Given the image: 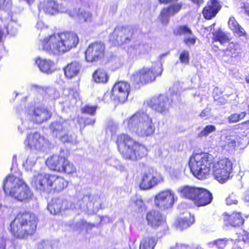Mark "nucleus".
<instances>
[{"instance_id": "f3484780", "label": "nucleus", "mask_w": 249, "mask_h": 249, "mask_svg": "<svg viewBox=\"0 0 249 249\" xmlns=\"http://www.w3.org/2000/svg\"><path fill=\"white\" fill-rule=\"evenodd\" d=\"M43 50L51 53H61L57 34H52L40 41Z\"/></svg>"}, {"instance_id": "f8f14e48", "label": "nucleus", "mask_w": 249, "mask_h": 249, "mask_svg": "<svg viewBox=\"0 0 249 249\" xmlns=\"http://www.w3.org/2000/svg\"><path fill=\"white\" fill-rule=\"evenodd\" d=\"M57 34L61 53L76 47L78 44V36L73 32L65 31Z\"/></svg>"}, {"instance_id": "bf43d9fd", "label": "nucleus", "mask_w": 249, "mask_h": 249, "mask_svg": "<svg viewBox=\"0 0 249 249\" xmlns=\"http://www.w3.org/2000/svg\"><path fill=\"white\" fill-rule=\"evenodd\" d=\"M245 81L247 83L249 84V75L246 76Z\"/></svg>"}, {"instance_id": "cd10ccee", "label": "nucleus", "mask_w": 249, "mask_h": 249, "mask_svg": "<svg viewBox=\"0 0 249 249\" xmlns=\"http://www.w3.org/2000/svg\"><path fill=\"white\" fill-rule=\"evenodd\" d=\"M81 65L76 61H73L68 64L64 68V74L68 79L75 77L80 72Z\"/></svg>"}, {"instance_id": "4be33fe9", "label": "nucleus", "mask_w": 249, "mask_h": 249, "mask_svg": "<svg viewBox=\"0 0 249 249\" xmlns=\"http://www.w3.org/2000/svg\"><path fill=\"white\" fill-rule=\"evenodd\" d=\"M44 138L40 135L39 133L37 132L30 133L24 141V144L26 147L30 149H40L43 146Z\"/></svg>"}, {"instance_id": "37998d69", "label": "nucleus", "mask_w": 249, "mask_h": 249, "mask_svg": "<svg viewBox=\"0 0 249 249\" xmlns=\"http://www.w3.org/2000/svg\"><path fill=\"white\" fill-rule=\"evenodd\" d=\"M213 98L215 101L217 102L219 105H224L227 103V100L224 97L223 95H220L215 93L213 95Z\"/></svg>"}, {"instance_id": "39448f33", "label": "nucleus", "mask_w": 249, "mask_h": 249, "mask_svg": "<svg viewBox=\"0 0 249 249\" xmlns=\"http://www.w3.org/2000/svg\"><path fill=\"white\" fill-rule=\"evenodd\" d=\"M3 189L6 194L21 202H28L33 196L29 187L24 181L13 175L5 178Z\"/></svg>"}, {"instance_id": "0eeeda50", "label": "nucleus", "mask_w": 249, "mask_h": 249, "mask_svg": "<svg viewBox=\"0 0 249 249\" xmlns=\"http://www.w3.org/2000/svg\"><path fill=\"white\" fill-rule=\"evenodd\" d=\"M163 71L162 65L155 63L150 67H143L135 71L131 76L133 83L139 86H142L154 82L156 78L160 76Z\"/></svg>"}, {"instance_id": "2eb2a0df", "label": "nucleus", "mask_w": 249, "mask_h": 249, "mask_svg": "<svg viewBox=\"0 0 249 249\" xmlns=\"http://www.w3.org/2000/svg\"><path fill=\"white\" fill-rule=\"evenodd\" d=\"M155 205L161 210L172 207L175 202V194L169 189L160 191L155 196Z\"/></svg>"}, {"instance_id": "ea45409f", "label": "nucleus", "mask_w": 249, "mask_h": 249, "mask_svg": "<svg viewBox=\"0 0 249 249\" xmlns=\"http://www.w3.org/2000/svg\"><path fill=\"white\" fill-rule=\"evenodd\" d=\"M179 59L181 63L185 65L188 64L189 62V53L188 51H183L179 55Z\"/></svg>"}, {"instance_id": "de8ad7c7", "label": "nucleus", "mask_w": 249, "mask_h": 249, "mask_svg": "<svg viewBox=\"0 0 249 249\" xmlns=\"http://www.w3.org/2000/svg\"><path fill=\"white\" fill-rule=\"evenodd\" d=\"M69 93L70 94H72L73 96L75 99L79 96V93L76 90L71 89L70 90Z\"/></svg>"}, {"instance_id": "09e8293b", "label": "nucleus", "mask_w": 249, "mask_h": 249, "mask_svg": "<svg viewBox=\"0 0 249 249\" xmlns=\"http://www.w3.org/2000/svg\"><path fill=\"white\" fill-rule=\"evenodd\" d=\"M60 4L66 6H68L71 2V0H60Z\"/></svg>"}, {"instance_id": "6e6552de", "label": "nucleus", "mask_w": 249, "mask_h": 249, "mask_svg": "<svg viewBox=\"0 0 249 249\" xmlns=\"http://www.w3.org/2000/svg\"><path fill=\"white\" fill-rule=\"evenodd\" d=\"M46 164L50 170L59 173L71 175L76 171L75 166L67 158L58 154H53L48 158Z\"/></svg>"}, {"instance_id": "aec40b11", "label": "nucleus", "mask_w": 249, "mask_h": 249, "mask_svg": "<svg viewBox=\"0 0 249 249\" xmlns=\"http://www.w3.org/2000/svg\"><path fill=\"white\" fill-rule=\"evenodd\" d=\"M52 116V112L46 107H34L30 114L31 121L37 124H40L49 120Z\"/></svg>"}, {"instance_id": "bb28decb", "label": "nucleus", "mask_w": 249, "mask_h": 249, "mask_svg": "<svg viewBox=\"0 0 249 249\" xmlns=\"http://www.w3.org/2000/svg\"><path fill=\"white\" fill-rule=\"evenodd\" d=\"M66 201L63 199L57 197L53 198L48 205V210L53 214H56L64 209Z\"/></svg>"}, {"instance_id": "a18cd8bd", "label": "nucleus", "mask_w": 249, "mask_h": 249, "mask_svg": "<svg viewBox=\"0 0 249 249\" xmlns=\"http://www.w3.org/2000/svg\"><path fill=\"white\" fill-rule=\"evenodd\" d=\"M95 122L94 119H91L89 118H86L84 119V126L89 125H93Z\"/></svg>"}, {"instance_id": "20e7f679", "label": "nucleus", "mask_w": 249, "mask_h": 249, "mask_svg": "<svg viewBox=\"0 0 249 249\" xmlns=\"http://www.w3.org/2000/svg\"><path fill=\"white\" fill-rule=\"evenodd\" d=\"M35 186L36 189L48 193L60 192L68 185V181L63 177L52 173H38L34 177Z\"/></svg>"}, {"instance_id": "423d86ee", "label": "nucleus", "mask_w": 249, "mask_h": 249, "mask_svg": "<svg viewBox=\"0 0 249 249\" xmlns=\"http://www.w3.org/2000/svg\"><path fill=\"white\" fill-rule=\"evenodd\" d=\"M180 192L186 198L194 202L197 207H204L211 204L213 200L212 193L204 188L185 186Z\"/></svg>"}, {"instance_id": "412c9836", "label": "nucleus", "mask_w": 249, "mask_h": 249, "mask_svg": "<svg viewBox=\"0 0 249 249\" xmlns=\"http://www.w3.org/2000/svg\"><path fill=\"white\" fill-rule=\"evenodd\" d=\"M148 118H145L136 127L135 130L136 134L139 137H147L152 136L155 132V124L152 119L148 115Z\"/></svg>"}, {"instance_id": "49530a36", "label": "nucleus", "mask_w": 249, "mask_h": 249, "mask_svg": "<svg viewBox=\"0 0 249 249\" xmlns=\"http://www.w3.org/2000/svg\"><path fill=\"white\" fill-rule=\"evenodd\" d=\"M189 1L197 7H200L204 3V0H189Z\"/></svg>"}, {"instance_id": "79ce46f5", "label": "nucleus", "mask_w": 249, "mask_h": 249, "mask_svg": "<svg viewBox=\"0 0 249 249\" xmlns=\"http://www.w3.org/2000/svg\"><path fill=\"white\" fill-rule=\"evenodd\" d=\"M214 244L218 249H223L227 245V240L225 239H218L214 241Z\"/></svg>"}, {"instance_id": "c9c22d12", "label": "nucleus", "mask_w": 249, "mask_h": 249, "mask_svg": "<svg viewBox=\"0 0 249 249\" xmlns=\"http://www.w3.org/2000/svg\"><path fill=\"white\" fill-rule=\"evenodd\" d=\"M247 115L245 111L241 112L240 113L231 114L228 117V120L229 123H236L244 119Z\"/></svg>"}, {"instance_id": "e433bc0d", "label": "nucleus", "mask_w": 249, "mask_h": 249, "mask_svg": "<svg viewBox=\"0 0 249 249\" xmlns=\"http://www.w3.org/2000/svg\"><path fill=\"white\" fill-rule=\"evenodd\" d=\"M132 207L135 212L137 213H142L146 210L144 203L141 199H136L134 201Z\"/></svg>"}, {"instance_id": "a878e982", "label": "nucleus", "mask_w": 249, "mask_h": 249, "mask_svg": "<svg viewBox=\"0 0 249 249\" xmlns=\"http://www.w3.org/2000/svg\"><path fill=\"white\" fill-rule=\"evenodd\" d=\"M194 222V217L190 213L184 217H179L175 222L174 225L178 230L183 231L189 228Z\"/></svg>"}, {"instance_id": "8fccbe9b", "label": "nucleus", "mask_w": 249, "mask_h": 249, "mask_svg": "<svg viewBox=\"0 0 249 249\" xmlns=\"http://www.w3.org/2000/svg\"><path fill=\"white\" fill-rule=\"evenodd\" d=\"M6 6V0H0V9H4Z\"/></svg>"}, {"instance_id": "58836bf2", "label": "nucleus", "mask_w": 249, "mask_h": 249, "mask_svg": "<svg viewBox=\"0 0 249 249\" xmlns=\"http://www.w3.org/2000/svg\"><path fill=\"white\" fill-rule=\"evenodd\" d=\"M215 127L211 124L205 126L201 131L199 133L200 137L207 136L209 134L215 131Z\"/></svg>"}, {"instance_id": "13d9d810", "label": "nucleus", "mask_w": 249, "mask_h": 249, "mask_svg": "<svg viewBox=\"0 0 249 249\" xmlns=\"http://www.w3.org/2000/svg\"><path fill=\"white\" fill-rule=\"evenodd\" d=\"M231 249H242L240 247L237 245H234L232 247Z\"/></svg>"}, {"instance_id": "680f3d73", "label": "nucleus", "mask_w": 249, "mask_h": 249, "mask_svg": "<svg viewBox=\"0 0 249 249\" xmlns=\"http://www.w3.org/2000/svg\"><path fill=\"white\" fill-rule=\"evenodd\" d=\"M25 1H26L28 3H30L31 2H33L34 1V0H25Z\"/></svg>"}, {"instance_id": "603ef678", "label": "nucleus", "mask_w": 249, "mask_h": 249, "mask_svg": "<svg viewBox=\"0 0 249 249\" xmlns=\"http://www.w3.org/2000/svg\"><path fill=\"white\" fill-rule=\"evenodd\" d=\"M159 3L161 4H166L171 2L173 0H158Z\"/></svg>"}, {"instance_id": "ddd939ff", "label": "nucleus", "mask_w": 249, "mask_h": 249, "mask_svg": "<svg viewBox=\"0 0 249 249\" xmlns=\"http://www.w3.org/2000/svg\"><path fill=\"white\" fill-rule=\"evenodd\" d=\"M50 129L53 134L58 137L62 142H72L73 135L68 130L66 123L60 121L53 122L50 125Z\"/></svg>"}, {"instance_id": "9b49d317", "label": "nucleus", "mask_w": 249, "mask_h": 249, "mask_svg": "<svg viewBox=\"0 0 249 249\" xmlns=\"http://www.w3.org/2000/svg\"><path fill=\"white\" fill-rule=\"evenodd\" d=\"M130 84L125 81L115 83L110 91V99L118 104H123L127 101L130 91Z\"/></svg>"}, {"instance_id": "9d476101", "label": "nucleus", "mask_w": 249, "mask_h": 249, "mask_svg": "<svg viewBox=\"0 0 249 249\" xmlns=\"http://www.w3.org/2000/svg\"><path fill=\"white\" fill-rule=\"evenodd\" d=\"M106 46L101 41H94L88 45L85 52V58L88 63H95L106 57Z\"/></svg>"}, {"instance_id": "7c9ffc66", "label": "nucleus", "mask_w": 249, "mask_h": 249, "mask_svg": "<svg viewBox=\"0 0 249 249\" xmlns=\"http://www.w3.org/2000/svg\"><path fill=\"white\" fill-rule=\"evenodd\" d=\"M158 241L156 236L143 237L140 242L139 249H155Z\"/></svg>"}, {"instance_id": "72a5a7b5", "label": "nucleus", "mask_w": 249, "mask_h": 249, "mask_svg": "<svg viewBox=\"0 0 249 249\" xmlns=\"http://www.w3.org/2000/svg\"><path fill=\"white\" fill-rule=\"evenodd\" d=\"M213 42H219L221 44H224L230 41V38L220 29L213 33Z\"/></svg>"}, {"instance_id": "5701e85b", "label": "nucleus", "mask_w": 249, "mask_h": 249, "mask_svg": "<svg viewBox=\"0 0 249 249\" xmlns=\"http://www.w3.org/2000/svg\"><path fill=\"white\" fill-rule=\"evenodd\" d=\"M146 219L148 225L155 229L161 226L165 222L162 214L159 212L154 210L147 213Z\"/></svg>"}, {"instance_id": "4d7b16f0", "label": "nucleus", "mask_w": 249, "mask_h": 249, "mask_svg": "<svg viewBox=\"0 0 249 249\" xmlns=\"http://www.w3.org/2000/svg\"><path fill=\"white\" fill-rule=\"evenodd\" d=\"M244 124H248L249 125V120H246L241 124H238V125H244Z\"/></svg>"}, {"instance_id": "4468645a", "label": "nucleus", "mask_w": 249, "mask_h": 249, "mask_svg": "<svg viewBox=\"0 0 249 249\" xmlns=\"http://www.w3.org/2000/svg\"><path fill=\"white\" fill-rule=\"evenodd\" d=\"M163 181V179L161 175L153 169H149L142 175L139 187L141 190H149Z\"/></svg>"}, {"instance_id": "1a4fd4ad", "label": "nucleus", "mask_w": 249, "mask_h": 249, "mask_svg": "<svg viewBox=\"0 0 249 249\" xmlns=\"http://www.w3.org/2000/svg\"><path fill=\"white\" fill-rule=\"evenodd\" d=\"M135 30L130 26H116L109 36V41L114 45H123L130 42Z\"/></svg>"}, {"instance_id": "c03bdc74", "label": "nucleus", "mask_w": 249, "mask_h": 249, "mask_svg": "<svg viewBox=\"0 0 249 249\" xmlns=\"http://www.w3.org/2000/svg\"><path fill=\"white\" fill-rule=\"evenodd\" d=\"M196 41V37L195 36L184 38L183 41L186 45H194Z\"/></svg>"}, {"instance_id": "c756f323", "label": "nucleus", "mask_w": 249, "mask_h": 249, "mask_svg": "<svg viewBox=\"0 0 249 249\" xmlns=\"http://www.w3.org/2000/svg\"><path fill=\"white\" fill-rule=\"evenodd\" d=\"M39 9L50 15H54L59 11L58 4L53 0H49L41 3Z\"/></svg>"}, {"instance_id": "c85d7f7f", "label": "nucleus", "mask_w": 249, "mask_h": 249, "mask_svg": "<svg viewBox=\"0 0 249 249\" xmlns=\"http://www.w3.org/2000/svg\"><path fill=\"white\" fill-rule=\"evenodd\" d=\"M92 77L93 81L96 83L104 84L108 82L109 76L104 69L99 68L94 71Z\"/></svg>"}, {"instance_id": "864d4df0", "label": "nucleus", "mask_w": 249, "mask_h": 249, "mask_svg": "<svg viewBox=\"0 0 249 249\" xmlns=\"http://www.w3.org/2000/svg\"><path fill=\"white\" fill-rule=\"evenodd\" d=\"M227 203L230 204H231L232 203L237 204V200H234L233 202H231V197H229L227 199Z\"/></svg>"}, {"instance_id": "3c124183", "label": "nucleus", "mask_w": 249, "mask_h": 249, "mask_svg": "<svg viewBox=\"0 0 249 249\" xmlns=\"http://www.w3.org/2000/svg\"><path fill=\"white\" fill-rule=\"evenodd\" d=\"M243 240L246 242L249 243V233H247L244 235L243 237Z\"/></svg>"}, {"instance_id": "f257e3e1", "label": "nucleus", "mask_w": 249, "mask_h": 249, "mask_svg": "<svg viewBox=\"0 0 249 249\" xmlns=\"http://www.w3.org/2000/svg\"><path fill=\"white\" fill-rule=\"evenodd\" d=\"M232 162L228 158L216 160L207 152L193 153L189 158V167L193 175L200 180L208 178L211 174L219 183H226L232 171Z\"/></svg>"}, {"instance_id": "f704fd0d", "label": "nucleus", "mask_w": 249, "mask_h": 249, "mask_svg": "<svg viewBox=\"0 0 249 249\" xmlns=\"http://www.w3.org/2000/svg\"><path fill=\"white\" fill-rule=\"evenodd\" d=\"M174 34L176 36L191 35L193 34L192 30L187 25H180L177 27L174 31Z\"/></svg>"}, {"instance_id": "a211bd4d", "label": "nucleus", "mask_w": 249, "mask_h": 249, "mask_svg": "<svg viewBox=\"0 0 249 249\" xmlns=\"http://www.w3.org/2000/svg\"><path fill=\"white\" fill-rule=\"evenodd\" d=\"M183 7L181 2H175L162 8L160 13L159 18L161 22L167 24L169 22L170 18L178 13Z\"/></svg>"}, {"instance_id": "a19ab883", "label": "nucleus", "mask_w": 249, "mask_h": 249, "mask_svg": "<svg viewBox=\"0 0 249 249\" xmlns=\"http://www.w3.org/2000/svg\"><path fill=\"white\" fill-rule=\"evenodd\" d=\"M236 142L235 140L229 139L228 141L226 142L223 146V148L230 150L234 149L236 146Z\"/></svg>"}, {"instance_id": "4c0bfd02", "label": "nucleus", "mask_w": 249, "mask_h": 249, "mask_svg": "<svg viewBox=\"0 0 249 249\" xmlns=\"http://www.w3.org/2000/svg\"><path fill=\"white\" fill-rule=\"evenodd\" d=\"M97 106L85 105L81 108V112L84 114H87L92 116L95 114Z\"/></svg>"}, {"instance_id": "6e6d98bb", "label": "nucleus", "mask_w": 249, "mask_h": 249, "mask_svg": "<svg viewBox=\"0 0 249 249\" xmlns=\"http://www.w3.org/2000/svg\"><path fill=\"white\" fill-rule=\"evenodd\" d=\"M246 14L249 17V6H244Z\"/></svg>"}, {"instance_id": "6ab92c4d", "label": "nucleus", "mask_w": 249, "mask_h": 249, "mask_svg": "<svg viewBox=\"0 0 249 249\" xmlns=\"http://www.w3.org/2000/svg\"><path fill=\"white\" fill-rule=\"evenodd\" d=\"M222 8L218 0H209L202 11L203 18L206 20H211L216 17Z\"/></svg>"}, {"instance_id": "e2e57ef3", "label": "nucleus", "mask_w": 249, "mask_h": 249, "mask_svg": "<svg viewBox=\"0 0 249 249\" xmlns=\"http://www.w3.org/2000/svg\"><path fill=\"white\" fill-rule=\"evenodd\" d=\"M248 113L249 114V104L248 105Z\"/></svg>"}, {"instance_id": "473e14b6", "label": "nucleus", "mask_w": 249, "mask_h": 249, "mask_svg": "<svg viewBox=\"0 0 249 249\" xmlns=\"http://www.w3.org/2000/svg\"><path fill=\"white\" fill-rule=\"evenodd\" d=\"M228 24L229 28L234 34L239 36H246V33L244 29L239 25L234 17L230 18Z\"/></svg>"}, {"instance_id": "2f4dec72", "label": "nucleus", "mask_w": 249, "mask_h": 249, "mask_svg": "<svg viewBox=\"0 0 249 249\" xmlns=\"http://www.w3.org/2000/svg\"><path fill=\"white\" fill-rule=\"evenodd\" d=\"M39 69L46 73H52L54 70V63L49 59L37 58L36 61Z\"/></svg>"}, {"instance_id": "b1692460", "label": "nucleus", "mask_w": 249, "mask_h": 249, "mask_svg": "<svg viewBox=\"0 0 249 249\" xmlns=\"http://www.w3.org/2000/svg\"><path fill=\"white\" fill-rule=\"evenodd\" d=\"M145 118H148V115L143 111H138L126 119L127 126L135 130Z\"/></svg>"}, {"instance_id": "f03ea898", "label": "nucleus", "mask_w": 249, "mask_h": 249, "mask_svg": "<svg viewBox=\"0 0 249 249\" xmlns=\"http://www.w3.org/2000/svg\"><path fill=\"white\" fill-rule=\"evenodd\" d=\"M39 219L29 211H19L9 224L8 231L17 240H26L36 232Z\"/></svg>"}, {"instance_id": "dca6fc26", "label": "nucleus", "mask_w": 249, "mask_h": 249, "mask_svg": "<svg viewBox=\"0 0 249 249\" xmlns=\"http://www.w3.org/2000/svg\"><path fill=\"white\" fill-rule=\"evenodd\" d=\"M147 104L155 111L161 114L167 112L170 105L169 98L161 94L152 97Z\"/></svg>"}, {"instance_id": "7ed1b4c3", "label": "nucleus", "mask_w": 249, "mask_h": 249, "mask_svg": "<svg viewBox=\"0 0 249 249\" xmlns=\"http://www.w3.org/2000/svg\"><path fill=\"white\" fill-rule=\"evenodd\" d=\"M116 144L118 151L125 160H137L145 157L147 148L145 145L134 140L126 133L118 135Z\"/></svg>"}, {"instance_id": "052dcab7", "label": "nucleus", "mask_w": 249, "mask_h": 249, "mask_svg": "<svg viewBox=\"0 0 249 249\" xmlns=\"http://www.w3.org/2000/svg\"><path fill=\"white\" fill-rule=\"evenodd\" d=\"M239 53H240V52H237L236 53H232L233 56V57H236V56H237L239 55Z\"/></svg>"}, {"instance_id": "393cba45", "label": "nucleus", "mask_w": 249, "mask_h": 249, "mask_svg": "<svg viewBox=\"0 0 249 249\" xmlns=\"http://www.w3.org/2000/svg\"><path fill=\"white\" fill-rule=\"evenodd\" d=\"M224 221L227 226H239L244 223V219L239 213L233 212L229 214H224Z\"/></svg>"}, {"instance_id": "5fc2aeb1", "label": "nucleus", "mask_w": 249, "mask_h": 249, "mask_svg": "<svg viewBox=\"0 0 249 249\" xmlns=\"http://www.w3.org/2000/svg\"><path fill=\"white\" fill-rule=\"evenodd\" d=\"M206 115L207 111L205 109L203 110L199 114V116L202 118L206 116Z\"/></svg>"}]
</instances>
